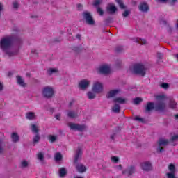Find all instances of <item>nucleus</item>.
Wrapping results in <instances>:
<instances>
[{"instance_id":"58","label":"nucleus","mask_w":178,"mask_h":178,"mask_svg":"<svg viewBox=\"0 0 178 178\" xmlns=\"http://www.w3.org/2000/svg\"><path fill=\"white\" fill-rule=\"evenodd\" d=\"M175 58H177V59H178V54L174 55Z\"/></svg>"},{"instance_id":"48","label":"nucleus","mask_w":178,"mask_h":178,"mask_svg":"<svg viewBox=\"0 0 178 178\" xmlns=\"http://www.w3.org/2000/svg\"><path fill=\"white\" fill-rule=\"evenodd\" d=\"M161 87H162V88H164L165 90H167V88H169V83H163L161 84Z\"/></svg>"},{"instance_id":"38","label":"nucleus","mask_w":178,"mask_h":178,"mask_svg":"<svg viewBox=\"0 0 178 178\" xmlns=\"http://www.w3.org/2000/svg\"><path fill=\"white\" fill-rule=\"evenodd\" d=\"M97 12L99 16H104V10L101 8V7H97Z\"/></svg>"},{"instance_id":"52","label":"nucleus","mask_w":178,"mask_h":178,"mask_svg":"<svg viewBox=\"0 0 178 178\" xmlns=\"http://www.w3.org/2000/svg\"><path fill=\"white\" fill-rule=\"evenodd\" d=\"M77 8L79 10H81V9H83V6L81 4H78Z\"/></svg>"},{"instance_id":"17","label":"nucleus","mask_w":178,"mask_h":178,"mask_svg":"<svg viewBox=\"0 0 178 178\" xmlns=\"http://www.w3.org/2000/svg\"><path fill=\"white\" fill-rule=\"evenodd\" d=\"M25 117L28 120H35V119H37V115H35V113L34 112L26 113Z\"/></svg>"},{"instance_id":"34","label":"nucleus","mask_w":178,"mask_h":178,"mask_svg":"<svg viewBox=\"0 0 178 178\" xmlns=\"http://www.w3.org/2000/svg\"><path fill=\"white\" fill-rule=\"evenodd\" d=\"M40 135L38 134H36V135L33 138V144H37L40 140Z\"/></svg>"},{"instance_id":"54","label":"nucleus","mask_w":178,"mask_h":178,"mask_svg":"<svg viewBox=\"0 0 178 178\" xmlns=\"http://www.w3.org/2000/svg\"><path fill=\"white\" fill-rule=\"evenodd\" d=\"M2 90H3V85L0 82V91H2Z\"/></svg>"},{"instance_id":"33","label":"nucleus","mask_w":178,"mask_h":178,"mask_svg":"<svg viewBox=\"0 0 178 178\" xmlns=\"http://www.w3.org/2000/svg\"><path fill=\"white\" fill-rule=\"evenodd\" d=\"M133 102L135 105H138V104L143 102V99H141L140 97H136V98L134 99Z\"/></svg>"},{"instance_id":"32","label":"nucleus","mask_w":178,"mask_h":178,"mask_svg":"<svg viewBox=\"0 0 178 178\" xmlns=\"http://www.w3.org/2000/svg\"><path fill=\"white\" fill-rule=\"evenodd\" d=\"M102 3V0H94L93 1V6H95V8H98L99 5Z\"/></svg>"},{"instance_id":"31","label":"nucleus","mask_w":178,"mask_h":178,"mask_svg":"<svg viewBox=\"0 0 178 178\" xmlns=\"http://www.w3.org/2000/svg\"><path fill=\"white\" fill-rule=\"evenodd\" d=\"M31 131H33V133H35V134H38V127H37V125L35 124H32L31 125Z\"/></svg>"},{"instance_id":"12","label":"nucleus","mask_w":178,"mask_h":178,"mask_svg":"<svg viewBox=\"0 0 178 178\" xmlns=\"http://www.w3.org/2000/svg\"><path fill=\"white\" fill-rule=\"evenodd\" d=\"M90 83H91V81H88V79H83L80 81L79 86L81 90H87L90 86Z\"/></svg>"},{"instance_id":"16","label":"nucleus","mask_w":178,"mask_h":178,"mask_svg":"<svg viewBox=\"0 0 178 178\" xmlns=\"http://www.w3.org/2000/svg\"><path fill=\"white\" fill-rule=\"evenodd\" d=\"M119 92H120V90L118 89L111 90L107 93L106 97L112 98V97H115V95H118V94H119Z\"/></svg>"},{"instance_id":"50","label":"nucleus","mask_w":178,"mask_h":178,"mask_svg":"<svg viewBox=\"0 0 178 178\" xmlns=\"http://www.w3.org/2000/svg\"><path fill=\"white\" fill-rule=\"evenodd\" d=\"M55 118L57 119V120H60V114H56Z\"/></svg>"},{"instance_id":"22","label":"nucleus","mask_w":178,"mask_h":178,"mask_svg":"<svg viewBox=\"0 0 178 178\" xmlns=\"http://www.w3.org/2000/svg\"><path fill=\"white\" fill-rule=\"evenodd\" d=\"M67 175V171L65 168H60L58 171V175L60 177H65Z\"/></svg>"},{"instance_id":"15","label":"nucleus","mask_w":178,"mask_h":178,"mask_svg":"<svg viewBox=\"0 0 178 178\" xmlns=\"http://www.w3.org/2000/svg\"><path fill=\"white\" fill-rule=\"evenodd\" d=\"M140 168L143 169V170L148 172V170H151L152 169V165H151L149 162L146 161L140 164Z\"/></svg>"},{"instance_id":"53","label":"nucleus","mask_w":178,"mask_h":178,"mask_svg":"<svg viewBox=\"0 0 178 178\" xmlns=\"http://www.w3.org/2000/svg\"><path fill=\"white\" fill-rule=\"evenodd\" d=\"M76 38H77V40H81V35L77 34V35H76Z\"/></svg>"},{"instance_id":"8","label":"nucleus","mask_w":178,"mask_h":178,"mask_svg":"<svg viewBox=\"0 0 178 178\" xmlns=\"http://www.w3.org/2000/svg\"><path fill=\"white\" fill-rule=\"evenodd\" d=\"M68 126L70 129H71V130H77L78 131H84V130L87 129V127H86V125H81L79 124H74L72 122H70L68 124Z\"/></svg>"},{"instance_id":"3","label":"nucleus","mask_w":178,"mask_h":178,"mask_svg":"<svg viewBox=\"0 0 178 178\" xmlns=\"http://www.w3.org/2000/svg\"><path fill=\"white\" fill-rule=\"evenodd\" d=\"M129 70L131 73L134 74H139L144 77L146 74L147 69L143 65L141 64H135L133 66L129 67Z\"/></svg>"},{"instance_id":"46","label":"nucleus","mask_w":178,"mask_h":178,"mask_svg":"<svg viewBox=\"0 0 178 178\" xmlns=\"http://www.w3.org/2000/svg\"><path fill=\"white\" fill-rule=\"evenodd\" d=\"M166 2H168L170 5H175L176 2H177V0H167Z\"/></svg>"},{"instance_id":"39","label":"nucleus","mask_w":178,"mask_h":178,"mask_svg":"<svg viewBox=\"0 0 178 178\" xmlns=\"http://www.w3.org/2000/svg\"><path fill=\"white\" fill-rule=\"evenodd\" d=\"M88 98H89V99H94L95 95L92 92H89L88 93Z\"/></svg>"},{"instance_id":"5","label":"nucleus","mask_w":178,"mask_h":178,"mask_svg":"<svg viewBox=\"0 0 178 178\" xmlns=\"http://www.w3.org/2000/svg\"><path fill=\"white\" fill-rule=\"evenodd\" d=\"M54 94H55V90L51 86H46L42 89V95L44 98H52Z\"/></svg>"},{"instance_id":"1","label":"nucleus","mask_w":178,"mask_h":178,"mask_svg":"<svg viewBox=\"0 0 178 178\" xmlns=\"http://www.w3.org/2000/svg\"><path fill=\"white\" fill-rule=\"evenodd\" d=\"M83 149H81V147H79L76 150L73 163L77 172H79V173H84V172L87 170V168H86L83 163H80V161H81Z\"/></svg>"},{"instance_id":"42","label":"nucleus","mask_w":178,"mask_h":178,"mask_svg":"<svg viewBox=\"0 0 178 178\" xmlns=\"http://www.w3.org/2000/svg\"><path fill=\"white\" fill-rule=\"evenodd\" d=\"M111 161L114 163H118V162H119V158H118L117 156H113L111 157Z\"/></svg>"},{"instance_id":"47","label":"nucleus","mask_w":178,"mask_h":178,"mask_svg":"<svg viewBox=\"0 0 178 178\" xmlns=\"http://www.w3.org/2000/svg\"><path fill=\"white\" fill-rule=\"evenodd\" d=\"M175 172H168L166 174L168 178H175Z\"/></svg>"},{"instance_id":"30","label":"nucleus","mask_w":178,"mask_h":178,"mask_svg":"<svg viewBox=\"0 0 178 178\" xmlns=\"http://www.w3.org/2000/svg\"><path fill=\"white\" fill-rule=\"evenodd\" d=\"M117 3H118L120 8L121 9H126V6H124V3H123V1L122 0H115Z\"/></svg>"},{"instance_id":"9","label":"nucleus","mask_w":178,"mask_h":178,"mask_svg":"<svg viewBox=\"0 0 178 178\" xmlns=\"http://www.w3.org/2000/svg\"><path fill=\"white\" fill-rule=\"evenodd\" d=\"M134 173H136V167L134 165L128 166L125 170L122 171V175L127 176L128 177L133 176Z\"/></svg>"},{"instance_id":"4","label":"nucleus","mask_w":178,"mask_h":178,"mask_svg":"<svg viewBox=\"0 0 178 178\" xmlns=\"http://www.w3.org/2000/svg\"><path fill=\"white\" fill-rule=\"evenodd\" d=\"M13 42V37L12 35H8L1 38L0 41V48L3 51H6L12 47V43Z\"/></svg>"},{"instance_id":"25","label":"nucleus","mask_w":178,"mask_h":178,"mask_svg":"<svg viewBox=\"0 0 178 178\" xmlns=\"http://www.w3.org/2000/svg\"><path fill=\"white\" fill-rule=\"evenodd\" d=\"M58 70L56 68H49L47 69V74L49 76H52V74H55V73H58Z\"/></svg>"},{"instance_id":"14","label":"nucleus","mask_w":178,"mask_h":178,"mask_svg":"<svg viewBox=\"0 0 178 178\" xmlns=\"http://www.w3.org/2000/svg\"><path fill=\"white\" fill-rule=\"evenodd\" d=\"M107 12L110 13V15H114L118 10V8L113 3H108L106 8Z\"/></svg>"},{"instance_id":"45","label":"nucleus","mask_w":178,"mask_h":178,"mask_svg":"<svg viewBox=\"0 0 178 178\" xmlns=\"http://www.w3.org/2000/svg\"><path fill=\"white\" fill-rule=\"evenodd\" d=\"M134 120H136L137 122H141V123H144V119L138 116L135 117Z\"/></svg>"},{"instance_id":"2","label":"nucleus","mask_w":178,"mask_h":178,"mask_svg":"<svg viewBox=\"0 0 178 178\" xmlns=\"http://www.w3.org/2000/svg\"><path fill=\"white\" fill-rule=\"evenodd\" d=\"M156 101L158 102L154 105L155 111H159V112H165L166 111V103L165 102V99H166V97L165 95H157L155 97Z\"/></svg>"},{"instance_id":"29","label":"nucleus","mask_w":178,"mask_h":178,"mask_svg":"<svg viewBox=\"0 0 178 178\" xmlns=\"http://www.w3.org/2000/svg\"><path fill=\"white\" fill-rule=\"evenodd\" d=\"M168 170H170L171 173H176V167L173 164H170L168 166Z\"/></svg>"},{"instance_id":"37","label":"nucleus","mask_w":178,"mask_h":178,"mask_svg":"<svg viewBox=\"0 0 178 178\" xmlns=\"http://www.w3.org/2000/svg\"><path fill=\"white\" fill-rule=\"evenodd\" d=\"M124 50V49L122 46H118L117 47H115V52H117L118 54L123 52Z\"/></svg>"},{"instance_id":"6","label":"nucleus","mask_w":178,"mask_h":178,"mask_svg":"<svg viewBox=\"0 0 178 178\" xmlns=\"http://www.w3.org/2000/svg\"><path fill=\"white\" fill-rule=\"evenodd\" d=\"M169 144V140L165 139V138H159L157 142V148L156 151L159 153L163 152V147H166Z\"/></svg>"},{"instance_id":"23","label":"nucleus","mask_w":178,"mask_h":178,"mask_svg":"<svg viewBox=\"0 0 178 178\" xmlns=\"http://www.w3.org/2000/svg\"><path fill=\"white\" fill-rule=\"evenodd\" d=\"M134 42H138V44H141V45H145L147 44V40L145 39H141L140 38H134Z\"/></svg>"},{"instance_id":"20","label":"nucleus","mask_w":178,"mask_h":178,"mask_svg":"<svg viewBox=\"0 0 178 178\" xmlns=\"http://www.w3.org/2000/svg\"><path fill=\"white\" fill-rule=\"evenodd\" d=\"M153 109H155V104L152 102L147 103L145 107V112H151Z\"/></svg>"},{"instance_id":"11","label":"nucleus","mask_w":178,"mask_h":178,"mask_svg":"<svg viewBox=\"0 0 178 178\" xmlns=\"http://www.w3.org/2000/svg\"><path fill=\"white\" fill-rule=\"evenodd\" d=\"M138 9L140 12L143 13H147L149 10V6L145 1H142L138 5Z\"/></svg>"},{"instance_id":"26","label":"nucleus","mask_w":178,"mask_h":178,"mask_svg":"<svg viewBox=\"0 0 178 178\" xmlns=\"http://www.w3.org/2000/svg\"><path fill=\"white\" fill-rule=\"evenodd\" d=\"M113 102L118 104H124L126 102V99H123L122 97H116L113 99Z\"/></svg>"},{"instance_id":"43","label":"nucleus","mask_w":178,"mask_h":178,"mask_svg":"<svg viewBox=\"0 0 178 178\" xmlns=\"http://www.w3.org/2000/svg\"><path fill=\"white\" fill-rule=\"evenodd\" d=\"M130 15V10H127L122 13L123 17H127Z\"/></svg>"},{"instance_id":"18","label":"nucleus","mask_w":178,"mask_h":178,"mask_svg":"<svg viewBox=\"0 0 178 178\" xmlns=\"http://www.w3.org/2000/svg\"><path fill=\"white\" fill-rule=\"evenodd\" d=\"M16 79L17 83L19 86H20V87H26V86H27V84L24 83V80L23 79V78H22V76H17Z\"/></svg>"},{"instance_id":"59","label":"nucleus","mask_w":178,"mask_h":178,"mask_svg":"<svg viewBox=\"0 0 178 178\" xmlns=\"http://www.w3.org/2000/svg\"><path fill=\"white\" fill-rule=\"evenodd\" d=\"M175 119H178V114L175 115Z\"/></svg>"},{"instance_id":"35","label":"nucleus","mask_w":178,"mask_h":178,"mask_svg":"<svg viewBox=\"0 0 178 178\" xmlns=\"http://www.w3.org/2000/svg\"><path fill=\"white\" fill-rule=\"evenodd\" d=\"M48 138H49L50 143H55L56 141V138H58L54 135H50V136H49Z\"/></svg>"},{"instance_id":"10","label":"nucleus","mask_w":178,"mask_h":178,"mask_svg":"<svg viewBox=\"0 0 178 178\" xmlns=\"http://www.w3.org/2000/svg\"><path fill=\"white\" fill-rule=\"evenodd\" d=\"M98 72L100 74H109L111 73V67L108 65H100L98 68Z\"/></svg>"},{"instance_id":"13","label":"nucleus","mask_w":178,"mask_h":178,"mask_svg":"<svg viewBox=\"0 0 178 178\" xmlns=\"http://www.w3.org/2000/svg\"><path fill=\"white\" fill-rule=\"evenodd\" d=\"M103 90L102 83L99 82H96L94 83L92 87V91L93 92H95L96 94H99Z\"/></svg>"},{"instance_id":"41","label":"nucleus","mask_w":178,"mask_h":178,"mask_svg":"<svg viewBox=\"0 0 178 178\" xmlns=\"http://www.w3.org/2000/svg\"><path fill=\"white\" fill-rule=\"evenodd\" d=\"M38 159H39V161H44V154L42 153H38Z\"/></svg>"},{"instance_id":"21","label":"nucleus","mask_w":178,"mask_h":178,"mask_svg":"<svg viewBox=\"0 0 178 178\" xmlns=\"http://www.w3.org/2000/svg\"><path fill=\"white\" fill-rule=\"evenodd\" d=\"M169 106L171 108V109H175V108L177 106V103L176 101H175L173 97L170 98Z\"/></svg>"},{"instance_id":"36","label":"nucleus","mask_w":178,"mask_h":178,"mask_svg":"<svg viewBox=\"0 0 178 178\" xmlns=\"http://www.w3.org/2000/svg\"><path fill=\"white\" fill-rule=\"evenodd\" d=\"M27 166H29V162H27V161L26 160H23L21 162V168H27Z\"/></svg>"},{"instance_id":"62","label":"nucleus","mask_w":178,"mask_h":178,"mask_svg":"<svg viewBox=\"0 0 178 178\" xmlns=\"http://www.w3.org/2000/svg\"><path fill=\"white\" fill-rule=\"evenodd\" d=\"M76 178H83V177H77Z\"/></svg>"},{"instance_id":"28","label":"nucleus","mask_w":178,"mask_h":178,"mask_svg":"<svg viewBox=\"0 0 178 178\" xmlns=\"http://www.w3.org/2000/svg\"><path fill=\"white\" fill-rule=\"evenodd\" d=\"M54 159L56 162H59V161H62V154L60 152L56 153L54 155Z\"/></svg>"},{"instance_id":"44","label":"nucleus","mask_w":178,"mask_h":178,"mask_svg":"<svg viewBox=\"0 0 178 178\" xmlns=\"http://www.w3.org/2000/svg\"><path fill=\"white\" fill-rule=\"evenodd\" d=\"M13 8L14 9H19V3L17 1L13 2Z\"/></svg>"},{"instance_id":"49","label":"nucleus","mask_w":178,"mask_h":178,"mask_svg":"<svg viewBox=\"0 0 178 178\" xmlns=\"http://www.w3.org/2000/svg\"><path fill=\"white\" fill-rule=\"evenodd\" d=\"M157 58L158 59H163V54L162 53H157Z\"/></svg>"},{"instance_id":"55","label":"nucleus","mask_w":178,"mask_h":178,"mask_svg":"<svg viewBox=\"0 0 178 178\" xmlns=\"http://www.w3.org/2000/svg\"><path fill=\"white\" fill-rule=\"evenodd\" d=\"M115 134H113V135H111V136H110V138H111V140H113V139L115 138Z\"/></svg>"},{"instance_id":"61","label":"nucleus","mask_w":178,"mask_h":178,"mask_svg":"<svg viewBox=\"0 0 178 178\" xmlns=\"http://www.w3.org/2000/svg\"><path fill=\"white\" fill-rule=\"evenodd\" d=\"M27 77H30V74H26Z\"/></svg>"},{"instance_id":"57","label":"nucleus","mask_w":178,"mask_h":178,"mask_svg":"<svg viewBox=\"0 0 178 178\" xmlns=\"http://www.w3.org/2000/svg\"><path fill=\"white\" fill-rule=\"evenodd\" d=\"M160 2H166L168 0H159Z\"/></svg>"},{"instance_id":"40","label":"nucleus","mask_w":178,"mask_h":178,"mask_svg":"<svg viewBox=\"0 0 178 178\" xmlns=\"http://www.w3.org/2000/svg\"><path fill=\"white\" fill-rule=\"evenodd\" d=\"M170 141L175 143V141H178V134L174 135L171 137Z\"/></svg>"},{"instance_id":"19","label":"nucleus","mask_w":178,"mask_h":178,"mask_svg":"<svg viewBox=\"0 0 178 178\" xmlns=\"http://www.w3.org/2000/svg\"><path fill=\"white\" fill-rule=\"evenodd\" d=\"M11 139L13 143H19L20 141V136L16 132H13L11 134Z\"/></svg>"},{"instance_id":"56","label":"nucleus","mask_w":178,"mask_h":178,"mask_svg":"<svg viewBox=\"0 0 178 178\" xmlns=\"http://www.w3.org/2000/svg\"><path fill=\"white\" fill-rule=\"evenodd\" d=\"M118 168H120V170H122V165H119Z\"/></svg>"},{"instance_id":"7","label":"nucleus","mask_w":178,"mask_h":178,"mask_svg":"<svg viewBox=\"0 0 178 178\" xmlns=\"http://www.w3.org/2000/svg\"><path fill=\"white\" fill-rule=\"evenodd\" d=\"M82 15L83 19H86L87 24H89V26H94V24H95V21L92 19V15H91L90 12L85 11L83 13Z\"/></svg>"},{"instance_id":"27","label":"nucleus","mask_w":178,"mask_h":178,"mask_svg":"<svg viewBox=\"0 0 178 178\" xmlns=\"http://www.w3.org/2000/svg\"><path fill=\"white\" fill-rule=\"evenodd\" d=\"M112 111L115 113H119V112H120V106L118 104H115L114 106H113Z\"/></svg>"},{"instance_id":"60","label":"nucleus","mask_w":178,"mask_h":178,"mask_svg":"<svg viewBox=\"0 0 178 178\" xmlns=\"http://www.w3.org/2000/svg\"><path fill=\"white\" fill-rule=\"evenodd\" d=\"M34 52H35V50H31L32 54H34Z\"/></svg>"},{"instance_id":"51","label":"nucleus","mask_w":178,"mask_h":178,"mask_svg":"<svg viewBox=\"0 0 178 178\" xmlns=\"http://www.w3.org/2000/svg\"><path fill=\"white\" fill-rule=\"evenodd\" d=\"M3 10V5H2V3H0V16H1V12Z\"/></svg>"},{"instance_id":"24","label":"nucleus","mask_w":178,"mask_h":178,"mask_svg":"<svg viewBox=\"0 0 178 178\" xmlns=\"http://www.w3.org/2000/svg\"><path fill=\"white\" fill-rule=\"evenodd\" d=\"M67 116L71 119H74L75 118H77V112L74 111H70L67 113Z\"/></svg>"}]
</instances>
